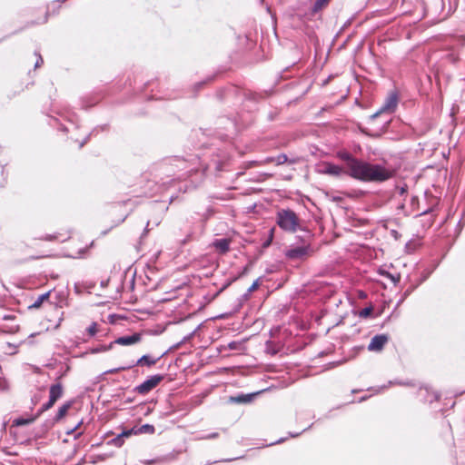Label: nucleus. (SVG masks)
<instances>
[{
	"label": "nucleus",
	"instance_id": "f257e3e1",
	"mask_svg": "<svg viewBox=\"0 0 465 465\" xmlns=\"http://www.w3.org/2000/svg\"><path fill=\"white\" fill-rule=\"evenodd\" d=\"M393 175L394 171L391 169L361 160L351 177L363 182L381 183L389 180Z\"/></svg>",
	"mask_w": 465,
	"mask_h": 465
},
{
	"label": "nucleus",
	"instance_id": "f03ea898",
	"mask_svg": "<svg viewBox=\"0 0 465 465\" xmlns=\"http://www.w3.org/2000/svg\"><path fill=\"white\" fill-rule=\"evenodd\" d=\"M276 223L283 231L295 232L300 228L298 215L290 209H280L276 213Z\"/></svg>",
	"mask_w": 465,
	"mask_h": 465
},
{
	"label": "nucleus",
	"instance_id": "7ed1b4c3",
	"mask_svg": "<svg viewBox=\"0 0 465 465\" xmlns=\"http://www.w3.org/2000/svg\"><path fill=\"white\" fill-rule=\"evenodd\" d=\"M313 250L310 245L292 248L285 252V256L292 261H304L313 254Z\"/></svg>",
	"mask_w": 465,
	"mask_h": 465
},
{
	"label": "nucleus",
	"instance_id": "20e7f679",
	"mask_svg": "<svg viewBox=\"0 0 465 465\" xmlns=\"http://www.w3.org/2000/svg\"><path fill=\"white\" fill-rule=\"evenodd\" d=\"M398 104V96L395 93H391L386 98L384 104L381 108L373 115V117L378 116L383 113H392L396 109Z\"/></svg>",
	"mask_w": 465,
	"mask_h": 465
},
{
	"label": "nucleus",
	"instance_id": "39448f33",
	"mask_svg": "<svg viewBox=\"0 0 465 465\" xmlns=\"http://www.w3.org/2000/svg\"><path fill=\"white\" fill-rule=\"evenodd\" d=\"M338 156L340 159L346 163L348 174L351 176L355 172L357 166L359 165L361 160H358L357 158L353 157L351 153L347 152H340L338 153Z\"/></svg>",
	"mask_w": 465,
	"mask_h": 465
},
{
	"label": "nucleus",
	"instance_id": "423d86ee",
	"mask_svg": "<svg viewBox=\"0 0 465 465\" xmlns=\"http://www.w3.org/2000/svg\"><path fill=\"white\" fill-rule=\"evenodd\" d=\"M389 341V335L387 334H378L375 335L370 341L368 345V350L370 351H381L385 344Z\"/></svg>",
	"mask_w": 465,
	"mask_h": 465
},
{
	"label": "nucleus",
	"instance_id": "0eeeda50",
	"mask_svg": "<svg viewBox=\"0 0 465 465\" xmlns=\"http://www.w3.org/2000/svg\"><path fill=\"white\" fill-rule=\"evenodd\" d=\"M419 396L422 399L424 403L431 404L434 401H440V395L438 391L430 390L427 387L419 390Z\"/></svg>",
	"mask_w": 465,
	"mask_h": 465
},
{
	"label": "nucleus",
	"instance_id": "6e6552de",
	"mask_svg": "<svg viewBox=\"0 0 465 465\" xmlns=\"http://www.w3.org/2000/svg\"><path fill=\"white\" fill-rule=\"evenodd\" d=\"M161 381V377L153 376L149 380L145 381L138 387V391L142 393H145L154 388Z\"/></svg>",
	"mask_w": 465,
	"mask_h": 465
},
{
	"label": "nucleus",
	"instance_id": "1a4fd4ad",
	"mask_svg": "<svg viewBox=\"0 0 465 465\" xmlns=\"http://www.w3.org/2000/svg\"><path fill=\"white\" fill-rule=\"evenodd\" d=\"M154 431V429L152 425L146 424L139 428H133L130 430L124 431L123 433L124 436H130L132 434H142V433H153Z\"/></svg>",
	"mask_w": 465,
	"mask_h": 465
},
{
	"label": "nucleus",
	"instance_id": "9d476101",
	"mask_svg": "<svg viewBox=\"0 0 465 465\" xmlns=\"http://www.w3.org/2000/svg\"><path fill=\"white\" fill-rule=\"evenodd\" d=\"M260 392L239 394L234 396V403L247 404L252 402Z\"/></svg>",
	"mask_w": 465,
	"mask_h": 465
},
{
	"label": "nucleus",
	"instance_id": "9b49d317",
	"mask_svg": "<svg viewBox=\"0 0 465 465\" xmlns=\"http://www.w3.org/2000/svg\"><path fill=\"white\" fill-rule=\"evenodd\" d=\"M323 173H327V174L333 175V176H340L343 173V170L341 167H340L338 165H335V164H332L330 163H326L324 164Z\"/></svg>",
	"mask_w": 465,
	"mask_h": 465
},
{
	"label": "nucleus",
	"instance_id": "f8f14e48",
	"mask_svg": "<svg viewBox=\"0 0 465 465\" xmlns=\"http://www.w3.org/2000/svg\"><path fill=\"white\" fill-rule=\"evenodd\" d=\"M62 395V388L59 385L53 386L50 391V401L47 405V408L54 405V403L59 399Z\"/></svg>",
	"mask_w": 465,
	"mask_h": 465
},
{
	"label": "nucleus",
	"instance_id": "ddd939ff",
	"mask_svg": "<svg viewBox=\"0 0 465 465\" xmlns=\"http://www.w3.org/2000/svg\"><path fill=\"white\" fill-rule=\"evenodd\" d=\"M140 341V335L135 333L127 337H121L116 340V343L121 345H131Z\"/></svg>",
	"mask_w": 465,
	"mask_h": 465
},
{
	"label": "nucleus",
	"instance_id": "4468645a",
	"mask_svg": "<svg viewBox=\"0 0 465 465\" xmlns=\"http://www.w3.org/2000/svg\"><path fill=\"white\" fill-rule=\"evenodd\" d=\"M330 1L331 0H316L312 9V13L314 15L320 12L329 5Z\"/></svg>",
	"mask_w": 465,
	"mask_h": 465
},
{
	"label": "nucleus",
	"instance_id": "2eb2a0df",
	"mask_svg": "<svg viewBox=\"0 0 465 465\" xmlns=\"http://www.w3.org/2000/svg\"><path fill=\"white\" fill-rule=\"evenodd\" d=\"M274 232H275L274 227H272L269 230L268 240L262 243L263 247H268L271 244V242H272L273 236H274Z\"/></svg>",
	"mask_w": 465,
	"mask_h": 465
},
{
	"label": "nucleus",
	"instance_id": "dca6fc26",
	"mask_svg": "<svg viewBox=\"0 0 465 465\" xmlns=\"http://www.w3.org/2000/svg\"><path fill=\"white\" fill-rule=\"evenodd\" d=\"M274 161H275L276 164H283L288 162V157L286 154L282 153V154L278 155Z\"/></svg>",
	"mask_w": 465,
	"mask_h": 465
},
{
	"label": "nucleus",
	"instance_id": "f3484780",
	"mask_svg": "<svg viewBox=\"0 0 465 465\" xmlns=\"http://www.w3.org/2000/svg\"><path fill=\"white\" fill-rule=\"evenodd\" d=\"M372 307H366L360 312V316L363 318L369 317L372 313Z\"/></svg>",
	"mask_w": 465,
	"mask_h": 465
},
{
	"label": "nucleus",
	"instance_id": "a211bd4d",
	"mask_svg": "<svg viewBox=\"0 0 465 465\" xmlns=\"http://www.w3.org/2000/svg\"><path fill=\"white\" fill-rule=\"evenodd\" d=\"M229 244L230 242H227V241H223V242H217V247L222 251V252H225V251H228L229 250Z\"/></svg>",
	"mask_w": 465,
	"mask_h": 465
},
{
	"label": "nucleus",
	"instance_id": "6ab92c4d",
	"mask_svg": "<svg viewBox=\"0 0 465 465\" xmlns=\"http://www.w3.org/2000/svg\"><path fill=\"white\" fill-rule=\"evenodd\" d=\"M68 408H69L68 405L62 406L58 411V418H63L65 415V413L67 412Z\"/></svg>",
	"mask_w": 465,
	"mask_h": 465
},
{
	"label": "nucleus",
	"instance_id": "aec40b11",
	"mask_svg": "<svg viewBox=\"0 0 465 465\" xmlns=\"http://www.w3.org/2000/svg\"><path fill=\"white\" fill-rule=\"evenodd\" d=\"M15 423H16L17 425H23V424H26V423H27V421H26V420H17L15 421Z\"/></svg>",
	"mask_w": 465,
	"mask_h": 465
},
{
	"label": "nucleus",
	"instance_id": "412c9836",
	"mask_svg": "<svg viewBox=\"0 0 465 465\" xmlns=\"http://www.w3.org/2000/svg\"><path fill=\"white\" fill-rule=\"evenodd\" d=\"M417 200H418V199H417V197H412V199H411V203H412V204H414V203H415Z\"/></svg>",
	"mask_w": 465,
	"mask_h": 465
},
{
	"label": "nucleus",
	"instance_id": "4be33fe9",
	"mask_svg": "<svg viewBox=\"0 0 465 465\" xmlns=\"http://www.w3.org/2000/svg\"><path fill=\"white\" fill-rule=\"evenodd\" d=\"M425 213H427V211L421 212L419 215L425 214Z\"/></svg>",
	"mask_w": 465,
	"mask_h": 465
},
{
	"label": "nucleus",
	"instance_id": "5701e85b",
	"mask_svg": "<svg viewBox=\"0 0 465 465\" xmlns=\"http://www.w3.org/2000/svg\"><path fill=\"white\" fill-rule=\"evenodd\" d=\"M401 193H403L405 192V189L401 188Z\"/></svg>",
	"mask_w": 465,
	"mask_h": 465
},
{
	"label": "nucleus",
	"instance_id": "b1692460",
	"mask_svg": "<svg viewBox=\"0 0 465 465\" xmlns=\"http://www.w3.org/2000/svg\"><path fill=\"white\" fill-rule=\"evenodd\" d=\"M233 350H234V351H236V350H237V347H236V345H235V344H234Z\"/></svg>",
	"mask_w": 465,
	"mask_h": 465
}]
</instances>
